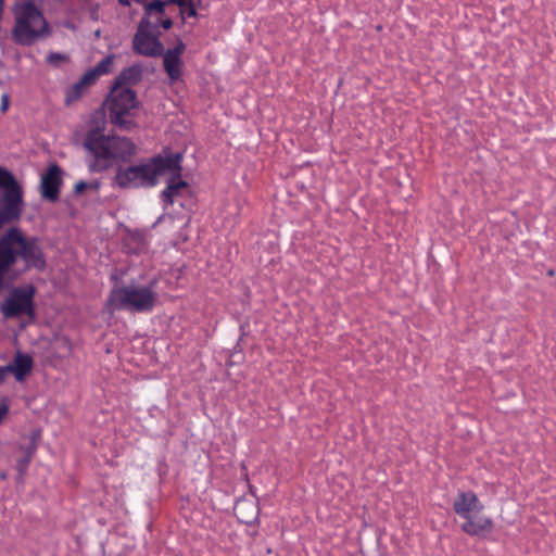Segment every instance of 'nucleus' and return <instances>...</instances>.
I'll return each instance as SVG.
<instances>
[{
  "label": "nucleus",
  "mask_w": 556,
  "mask_h": 556,
  "mask_svg": "<svg viewBox=\"0 0 556 556\" xmlns=\"http://www.w3.org/2000/svg\"><path fill=\"white\" fill-rule=\"evenodd\" d=\"M86 189H88V182L79 180L78 182H76L74 187V192L78 194L85 191Z\"/></svg>",
  "instance_id": "nucleus-27"
},
{
  "label": "nucleus",
  "mask_w": 556,
  "mask_h": 556,
  "mask_svg": "<svg viewBox=\"0 0 556 556\" xmlns=\"http://www.w3.org/2000/svg\"><path fill=\"white\" fill-rule=\"evenodd\" d=\"M185 50H186V45L181 39L177 40V43L173 49H167V51H170L172 53H174L178 56H181V54L185 52Z\"/></svg>",
  "instance_id": "nucleus-24"
},
{
  "label": "nucleus",
  "mask_w": 556,
  "mask_h": 556,
  "mask_svg": "<svg viewBox=\"0 0 556 556\" xmlns=\"http://www.w3.org/2000/svg\"><path fill=\"white\" fill-rule=\"evenodd\" d=\"M110 122L121 130L130 131L137 127L134 121L135 111L140 106V101L134 89H114L111 87L105 99Z\"/></svg>",
  "instance_id": "nucleus-6"
},
{
  "label": "nucleus",
  "mask_w": 556,
  "mask_h": 556,
  "mask_svg": "<svg viewBox=\"0 0 556 556\" xmlns=\"http://www.w3.org/2000/svg\"><path fill=\"white\" fill-rule=\"evenodd\" d=\"M494 522L489 517H479L475 519L472 516L465 518L462 530L470 536H484L493 530Z\"/></svg>",
  "instance_id": "nucleus-16"
},
{
  "label": "nucleus",
  "mask_w": 556,
  "mask_h": 556,
  "mask_svg": "<svg viewBox=\"0 0 556 556\" xmlns=\"http://www.w3.org/2000/svg\"><path fill=\"white\" fill-rule=\"evenodd\" d=\"M186 9V14L188 17H195L198 15V12H197V9H195V5L194 3L192 2V0L190 2L187 3V5L185 7Z\"/></svg>",
  "instance_id": "nucleus-26"
},
{
  "label": "nucleus",
  "mask_w": 556,
  "mask_h": 556,
  "mask_svg": "<svg viewBox=\"0 0 556 556\" xmlns=\"http://www.w3.org/2000/svg\"><path fill=\"white\" fill-rule=\"evenodd\" d=\"M184 155L180 152L174 153L165 148L148 160L129 166H118L114 176V184L121 189H149L159 184L161 176L166 169H179V163Z\"/></svg>",
  "instance_id": "nucleus-3"
},
{
  "label": "nucleus",
  "mask_w": 556,
  "mask_h": 556,
  "mask_svg": "<svg viewBox=\"0 0 556 556\" xmlns=\"http://www.w3.org/2000/svg\"><path fill=\"white\" fill-rule=\"evenodd\" d=\"M163 27L164 29H169L173 27V21L172 18L169 17H162V16H159L155 18L154 22H152V27H151V30L154 31L157 29V27Z\"/></svg>",
  "instance_id": "nucleus-23"
},
{
  "label": "nucleus",
  "mask_w": 556,
  "mask_h": 556,
  "mask_svg": "<svg viewBox=\"0 0 556 556\" xmlns=\"http://www.w3.org/2000/svg\"><path fill=\"white\" fill-rule=\"evenodd\" d=\"M166 0H152L144 4V12L141 18H146L147 21H151L153 14H157L163 16L165 14V8L167 7Z\"/></svg>",
  "instance_id": "nucleus-19"
},
{
  "label": "nucleus",
  "mask_w": 556,
  "mask_h": 556,
  "mask_svg": "<svg viewBox=\"0 0 556 556\" xmlns=\"http://www.w3.org/2000/svg\"><path fill=\"white\" fill-rule=\"evenodd\" d=\"M34 366L33 357L28 354L17 353L13 363L1 366L3 369V377L5 378L9 372L13 374L17 381H23L26 376L31 371Z\"/></svg>",
  "instance_id": "nucleus-14"
},
{
  "label": "nucleus",
  "mask_w": 556,
  "mask_h": 556,
  "mask_svg": "<svg viewBox=\"0 0 556 556\" xmlns=\"http://www.w3.org/2000/svg\"><path fill=\"white\" fill-rule=\"evenodd\" d=\"M164 218V215H161L156 220L155 223L152 225V228H155L159 224H161V222L163 220Z\"/></svg>",
  "instance_id": "nucleus-32"
},
{
  "label": "nucleus",
  "mask_w": 556,
  "mask_h": 556,
  "mask_svg": "<svg viewBox=\"0 0 556 556\" xmlns=\"http://www.w3.org/2000/svg\"><path fill=\"white\" fill-rule=\"evenodd\" d=\"M35 287L28 285L24 288H14L9 298L1 303L0 311L7 318H15L26 315L30 319L36 317V308L34 303Z\"/></svg>",
  "instance_id": "nucleus-8"
},
{
  "label": "nucleus",
  "mask_w": 556,
  "mask_h": 556,
  "mask_svg": "<svg viewBox=\"0 0 556 556\" xmlns=\"http://www.w3.org/2000/svg\"><path fill=\"white\" fill-rule=\"evenodd\" d=\"M63 170L58 164H51L41 176V198L50 202H56L60 198V188L63 184Z\"/></svg>",
  "instance_id": "nucleus-11"
},
{
  "label": "nucleus",
  "mask_w": 556,
  "mask_h": 556,
  "mask_svg": "<svg viewBox=\"0 0 556 556\" xmlns=\"http://www.w3.org/2000/svg\"><path fill=\"white\" fill-rule=\"evenodd\" d=\"M14 25L12 40L23 47H30L51 36V27L35 0H15L11 8Z\"/></svg>",
  "instance_id": "nucleus-4"
},
{
  "label": "nucleus",
  "mask_w": 556,
  "mask_h": 556,
  "mask_svg": "<svg viewBox=\"0 0 556 556\" xmlns=\"http://www.w3.org/2000/svg\"><path fill=\"white\" fill-rule=\"evenodd\" d=\"M166 174H169L166 188L161 192V198L166 205L174 204V198L177 197L181 189L189 187V184L181 179L182 167L179 163V169H166Z\"/></svg>",
  "instance_id": "nucleus-13"
},
{
  "label": "nucleus",
  "mask_w": 556,
  "mask_h": 556,
  "mask_svg": "<svg viewBox=\"0 0 556 556\" xmlns=\"http://www.w3.org/2000/svg\"><path fill=\"white\" fill-rule=\"evenodd\" d=\"M143 75V67L140 64H132L124 68L113 80L112 86L114 89L130 88L138 85Z\"/></svg>",
  "instance_id": "nucleus-15"
},
{
  "label": "nucleus",
  "mask_w": 556,
  "mask_h": 556,
  "mask_svg": "<svg viewBox=\"0 0 556 556\" xmlns=\"http://www.w3.org/2000/svg\"><path fill=\"white\" fill-rule=\"evenodd\" d=\"M28 456L26 455H21L17 459H16V470L18 471L20 476L22 477L23 475L26 473L28 467H29V464L34 457V447L31 446L30 448H28Z\"/></svg>",
  "instance_id": "nucleus-21"
},
{
  "label": "nucleus",
  "mask_w": 556,
  "mask_h": 556,
  "mask_svg": "<svg viewBox=\"0 0 556 556\" xmlns=\"http://www.w3.org/2000/svg\"><path fill=\"white\" fill-rule=\"evenodd\" d=\"M258 506L251 501H240L235 506V514L238 520L245 525H252L257 520Z\"/></svg>",
  "instance_id": "nucleus-17"
},
{
  "label": "nucleus",
  "mask_w": 556,
  "mask_h": 556,
  "mask_svg": "<svg viewBox=\"0 0 556 556\" xmlns=\"http://www.w3.org/2000/svg\"><path fill=\"white\" fill-rule=\"evenodd\" d=\"M152 22L141 18L137 31L132 38V50L138 55L157 58L162 56L164 46L160 40V34L151 30Z\"/></svg>",
  "instance_id": "nucleus-10"
},
{
  "label": "nucleus",
  "mask_w": 556,
  "mask_h": 556,
  "mask_svg": "<svg viewBox=\"0 0 556 556\" xmlns=\"http://www.w3.org/2000/svg\"><path fill=\"white\" fill-rule=\"evenodd\" d=\"M454 511L462 518L471 516V513H480L483 505L480 503L478 496L472 491L460 492L453 503Z\"/></svg>",
  "instance_id": "nucleus-12"
},
{
  "label": "nucleus",
  "mask_w": 556,
  "mask_h": 556,
  "mask_svg": "<svg viewBox=\"0 0 556 556\" xmlns=\"http://www.w3.org/2000/svg\"><path fill=\"white\" fill-rule=\"evenodd\" d=\"M70 61V58L67 54L65 53H61V52H50L48 55H47V62L54 66V67H59L61 65L62 62H68Z\"/></svg>",
  "instance_id": "nucleus-22"
},
{
  "label": "nucleus",
  "mask_w": 556,
  "mask_h": 556,
  "mask_svg": "<svg viewBox=\"0 0 556 556\" xmlns=\"http://www.w3.org/2000/svg\"><path fill=\"white\" fill-rule=\"evenodd\" d=\"M27 441L26 443H22L18 447L22 455L28 456V448L34 447V454L37 451L38 441L40 439V431H33L30 435L24 437Z\"/></svg>",
  "instance_id": "nucleus-20"
},
{
  "label": "nucleus",
  "mask_w": 556,
  "mask_h": 556,
  "mask_svg": "<svg viewBox=\"0 0 556 556\" xmlns=\"http://www.w3.org/2000/svg\"><path fill=\"white\" fill-rule=\"evenodd\" d=\"M100 188V182L98 180L88 182V189L98 190Z\"/></svg>",
  "instance_id": "nucleus-31"
},
{
  "label": "nucleus",
  "mask_w": 556,
  "mask_h": 556,
  "mask_svg": "<svg viewBox=\"0 0 556 556\" xmlns=\"http://www.w3.org/2000/svg\"><path fill=\"white\" fill-rule=\"evenodd\" d=\"M163 66L168 77L172 80H178L182 74L181 56H178L170 51L163 52Z\"/></svg>",
  "instance_id": "nucleus-18"
},
{
  "label": "nucleus",
  "mask_w": 556,
  "mask_h": 556,
  "mask_svg": "<svg viewBox=\"0 0 556 556\" xmlns=\"http://www.w3.org/2000/svg\"><path fill=\"white\" fill-rule=\"evenodd\" d=\"M13 223L16 220L0 215V230ZM18 258L24 263L22 271L30 268L41 271L47 266L38 238L27 237L21 228L11 227L0 236V291L4 286V276L12 271Z\"/></svg>",
  "instance_id": "nucleus-1"
},
{
  "label": "nucleus",
  "mask_w": 556,
  "mask_h": 556,
  "mask_svg": "<svg viewBox=\"0 0 556 556\" xmlns=\"http://www.w3.org/2000/svg\"><path fill=\"white\" fill-rule=\"evenodd\" d=\"M8 108H9V96L7 93H3L2 97H1V106H0V111L2 113L7 112L8 111Z\"/></svg>",
  "instance_id": "nucleus-29"
},
{
  "label": "nucleus",
  "mask_w": 556,
  "mask_h": 556,
  "mask_svg": "<svg viewBox=\"0 0 556 556\" xmlns=\"http://www.w3.org/2000/svg\"><path fill=\"white\" fill-rule=\"evenodd\" d=\"M83 146L88 153L90 173L105 172L115 164L129 162L137 154V147L129 138L105 135L99 127L87 131Z\"/></svg>",
  "instance_id": "nucleus-2"
},
{
  "label": "nucleus",
  "mask_w": 556,
  "mask_h": 556,
  "mask_svg": "<svg viewBox=\"0 0 556 556\" xmlns=\"http://www.w3.org/2000/svg\"><path fill=\"white\" fill-rule=\"evenodd\" d=\"M114 60L115 55L109 54L94 67L89 68L78 81L66 89L65 102L68 104L79 100L84 96L85 91L89 87L93 86L101 76L110 74L113 68Z\"/></svg>",
  "instance_id": "nucleus-9"
},
{
  "label": "nucleus",
  "mask_w": 556,
  "mask_h": 556,
  "mask_svg": "<svg viewBox=\"0 0 556 556\" xmlns=\"http://www.w3.org/2000/svg\"><path fill=\"white\" fill-rule=\"evenodd\" d=\"M131 238L138 245H142L144 243V235L140 231L132 232Z\"/></svg>",
  "instance_id": "nucleus-28"
},
{
  "label": "nucleus",
  "mask_w": 556,
  "mask_h": 556,
  "mask_svg": "<svg viewBox=\"0 0 556 556\" xmlns=\"http://www.w3.org/2000/svg\"><path fill=\"white\" fill-rule=\"evenodd\" d=\"M157 278H153L146 286L129 283L115 287L108 298V306L113 311H130L135 313H150L157 302Z\"/></svg>",
  "instance_id": "nucleus-5"
},
{
  "label": "nucleus",
  "mask_w": 556,
  "mask_h": 556,
  "mask_svg": "<svg viewBox=\"0 0 556 556\" xmlns=\"http://www.w3.org/2000/svg\"><path fill=\"white\" fill-rule=\"evenodd\" d=\"M24 208L23 188L15 176L0 167V215L18 222Z\"/></svg>",
  "instance_id": "nucleus-7"
},
{
  "label": "nucleus",
  "mask_w": 556,
  "mask_h": 556,
  "mask_svg": "<svg viewBox=\"0 0 556 556\" xmlns=\"http://www.w3.org/2000/svg\"><path fill=\"white\" fill-rule=\"evenodd\" d=\"M190 1L191 0H166L168 5L176 4L180 8V14H181L182 22L185 21V17H184L185 7Z\"/></svg>",
  "instance_id": "nucleus-25"
},
{
  "label": "nucleus",
  "mask_w": 556,
  "mask_h": 556,
  "mask_svg": "<svg viewBox=\"0 0 556 556\" xmlns=\"http://www.w3.org/2000/svg\"><path fill=\"white\" fill-rule=\"evenodd\" d=\"M9 407L5 404H0V422L8 415Z\"/></svg>",
  "instance_id": "nucleus-30"
}]
</instances>
